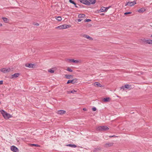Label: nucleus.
Here are the masks:
<instances>
[{
  "mask_svg": "<svg viewBox=\"0 0 152 152\" xmlns=\"http://www.w3.org/2000/svg\"><path fill=\"white\" fill-rule=\"evenodd\" d=\"M125 88V87H124V86H122L120 87L121 89H123V90H124Z\"/></svg>",
  "mask_w": 152,
  "mask_h": 152,
  "instance_id": "37",
  "label": "nucleus"
},
{
  "mask_svg": "<svg viewBox=\"0 0 152 152\" xmlns=\"http://www.w3.org/2000/svg\"><path fill=\"white\" fill-rule=\"evenodd\" d=\"M20 75V74L19 73H15L11 75L10 76V78L11 79H13L14 78H17Z\"/></svg>",
  "mask_w": 152,
  "mask_h": 152,
  "instance_id": "7",
  "label": "nucleus"
},
{
  "mask_svg": "<svg viewBox=\"0 0 152 152\" xmlns=\"http://www.w3.org/2000/svg\"><path fill=\"white\" fill-rule=\"evenodd\" d=\"M109 128L106 126H98L96 128L97 131H106L108 130Z\"/></svg>",
  "mask_w": 152,
  "mask_h": 152,
  "instance_id": "2",
  "label": "nucleus"
},
{
  "mask_svg": "<svg viewBox=\"0 0 152 152\" xmlns=\"http://www.w3.org/2000/svg\"><path fill=\"white\" fill-rule=\"evenodd\" d=\"M127 5H129V2H127L126 3V4L125 5L126 6Z\"/></svg>",
  "mask_w": 152,
  "mask_h": 152,
  "instance_id": "44",
  "label": "nucleus"
},
{
  "mask_svg": "<svg viewBox=\"0 0 152 152\" xmlns=\"http://www.w3.org/2000/svg\"><path fill=\"white\" fill-rule=\"evenodd\" d=\"M101 150V148L100 147L96 148H94L93 151L94 152H97L98 151H99Z\"/></svg>",
  "mask_w": 152,
  "mask_h": 152,
  "instance_id": "21",
  "label": "nucleus"
},
{
  "mask_svg": "<svg viewBox=\"0 0 152 152\" xmlns=\"http://www.w3.org/2000/svg\"><path fill=\"white\" fill-rule=\"evenodd\" d=\"M96 110V108L95 107H93L92 108V110L94 111H95Z\"/></svg>",
  "mask_w": 152,
  "mask_h": 152,
  "instance_id": "36",
  "label": "nucleus"
},
{
  "mask_svg": "<svg viewBox=\"0 0 152 152\" xmlns=\"http://www.w3.org/2000/svg\"><path fill=\"white\" fill-rule=\"evenodd\" d=\"M1 102L0 101V104H1Z\"/></svg>",
  "mask_w": 152,
  "mask_h": 152,
  "instance_id": "47",
  "label": "nucleus"
},
{
  "mask_svg": "<svg viewBox=\"0 0 152 152\" xmlns=\"http://www.w3.org/2000/svg\"><path fill=\"white\" fill-rule=\"evenodd\" d=\"M67 60L68 61H69V62H72L73 63H78L80 61V60H74L73 59H67Z\"/></svg>",
  "mask_w": 152,
  "mask_h": 152,
  "instance_id": "10",
  "label": "nucleus"
},
{
  "mask_svg": "<svg viewBox=\"0 0 152 152\" xmlns=\"http://www.w3.org/2000/svg\"><path fill=\"white\" fill-rule=\"evenodd\" d=\"M132 13V12H126L124 13V14L125 15H126L127 14H131Z\"/></svg>",
  "mask_w": 152,
  "mask_h": 152,
  "instance_id": "35",
  "label": "nucleus"
},
{
  "mask_svg": "<svg viewBox=\"0 0 152 152\" xmlns=\"http://www.w3.org/2000/svg\"><path fill=\"white\" fill-rule=\"evenodd\" d=\"M110 99V98L109 97H106L104 98L103 101L104 102H109Z\"/></svg>",
  "mask_w": 152,
  "mask_h": 152,
  "instance_id": "23",
  "label": "nucleus"
},
{
  "mask_svg": "<svg viewBox=\"0 0 152 152\" xmlns=\"http://www.w3.org/2000/svg\"><path fill=\"white\" fill-rule=\"evenodd\" d=\"M116 137V136L115 135H113V136H110V138H111L112 137Z\"/></svg>",
  "mask_w": 152,
  "mask_h": 152,
  "instance_id": "43",
  "label": "nucleus"
},
{
  "mask_svg": "<svg viewBox=\"0 0 152 152\" xmlns=\"http://www.w3.org/2000/svg\"><path fill=\"white\" fill-rule=\"evenodd\" d=\"M56 19L58 21H60L61 20L62 18L61 17L58 16L56 17Z\"/></svg>",
  "mask_w": 152,
  "mask_h": 152,
  "instance_id": "29",
  "label": "nucleus"
},
{
  "mask_svg": "<svg viewBox=\"0 0 152 152\" xmlns=\"http://www.w3.org/2000/svg\"><path fill=\"white\" fill-rule=\"evenodd\" d=\"M83 37L85 38H86L88 39L89 40H92L93 39L92 37L87 35L84 34L83 35Z\"/></svg>",
  "mask_w": 152,
  "mask_h": 152,
  "instance_id": "13",
  "label": "nucleus"
},
{
  "mask_svg": "<svg viewBox=\"0 0 152 152\" xmlns=\"http://www.w3.org/2000/svg\"><path fill=\"white\" fill-rule=\"evenodd\" d=\"M137 4L136 1H133L131 2H129V5L130 7L133 6L134 4Z\"/></svg>",
  "mask_w": 152,
  "mask_h": 152,
  "instance_id": "14",
  "label": "nucleus"
},
{
  "mask_svg": "<svg viewBox=\"0 0 152 152\" xmlns=\"http://www.w3.org/2000/svg\"><path fill=\"white\" fill-rule=\"evenodd\" d=\"M2 24L1 23H0V26H2Z\"/></svg>",
  "mask_w": 152,
  "mask_h": 152,
  "instance_id": "45",
  "label": "nucleus"
},
{
  "mask_svg": "<svg viewBox=\"0 0 152 152\" xmlns=\"http://www.w3.org/2000/svg\"><path fill=\"white\" fill-rule=\"evenodd\" d=\"M34 25H36L37 26H38L39 25V24L38 23H36L34 24Z\"/></svg>",
  "mask_w": 152,
  "mask_h": 152,
  "instance_id": "39",
  "label": "nucleus"
},
{
  "mask_svg": "<svg viewBox=\"0 0 152 152\" xmlns=\"http://www.w3.org/2000/svg\"><path fill=\"white\" fill-rule=\"evenodd\" d=\"M91 3V4H94L96 2V0H89Z\"/></svg>",
  "mask_w": 152,
  "mask_h": 152,
  "instance_id": "28",
  "label": "nucleus"
},
{
  "mask_svg": "<svg viewBox=\"0 0 152 152\" xmlns=\"http://www.w3.org/2000/svg\"><path fill=\"white\" fill-rule=\"evenodd\" d=\"M85 15L83 14H80L78 15V17L79 18H83L85 17Z\"/></svg>",
  "mask_w": 152,
  "mask_h": 152,
  "instance_id": "24",
  "label": "nucleus"
},
{
  "mask_svg": "<svg viewBox=\"0 0 152 152\" xmlns=\"http://www.w3.org/2000/svg\"><path fill=\"white\" fill-rule=\"evenodd\" d=\"M70 27V25H67L65 24H64L63 25H60L59 26L57 27H56V29H66V28H68L69 27Z\"/></svg>",
  "mask_w": 152,
  "mask_h": 152,
  "instance_id": "3",
  "label": "nucleus"
},
{
  "mask_svg": "<svg viewBox=\"0 0 152 152\" xmlns=\"http://www.w3.org/2000/svg\"><path fill=\"white\" fill-rule=\"evenodd\" d=\"M79 1L83 4L88 5H90L91 4L90 2H89L87 0H79Z\"/></svg>",
  "mask_w": 152,
  "mask_h": 152,
  "instance_id": "5",
  "label": "nucleus"
},
{
  "mask_svg": "<svg viewBox=\"0 0 152 152\" xmlns=\"http://www.w3.org/2000/svg\"><path fill=\"white\" fill-rule=\"evenodd\" d=\"M11 150L14 152H17L18 151V148L14 145H12L11 147Z\"/></svg>",
  "mask_w": 152,
  "mask_h": 152,
  "instance_id": "9",
  "label": "nucleus"
},
{
  "mask_svg": "<svg viewBox=\"0 0 152 152\" xmlns=\"http://www.w3.org/2000/svg\"><path fill=\"white\" fill-rule=\"evenodd\" d=\"M3 80L0 81V85H2L3 83Z\"/></svg>",
  "mask_w": 152,
  "mask_h": 152,
  "instance_id": "38",
  "label": "nucleus"
},
{
  "mask_svg": "<svg viewBox=\"0 0 152 152\" xmlns=\"http://www.w3.org/2000/svg\"><path fill=\"white\" fill-rule=\"evenodd\" d=\"M113 144V142H108L104 144V146L105 148H108L112 146Z\"/></svg>",
  "mask_w": 152,
  "mask_h": 152,
  "instance_id": "8",
  "label": "nucleus"
},
{
  "mask_svg": "<svg viewBox=\"0 0 152 152\" xmlns=\"http://www.w3.org/2000/svg\"><path fill=\"white\" fill-rule=\"evenodd\" d=\"M66 70L69 72H71L73 71L69 67H68Z\"/></svg>",
  "mask_w": 152,
  "mask_h": 152,
  "instance_id": "31",
  "label": "nucleus"
},
{
  "mask_svg": "<svg viewBox=\"0 0 152 152\" xmlns=\"http://www.w3.org/2000/svg\"><path fill=\"white\" fill-rule=\"evenodd\" d=\"M145 42L150 45H152V40L150 39H144L143 41Z\"/></svg>",
  "mask_w": 152,
  "mask_h": 152,
  "instance_id": "12",
  "label": "nucleus"
},
{
  "mask_svg": "<svg viewBox=\"0 0 152 152\" xmlns=\"http://www.w3.org/2000/svg\"><path fill=\"white\" fill-rule=\"evenodd\" d=\"M78 79L77 78H75L72 80H69L67 82V84H68L70 83L74 84L78 82Z\"/></svg>",
  "mask_w": 152,
  "mask_h": 152,
  "instance_id": "4",
  "label": "nucleus"
},
{
  "mask_svg": "<svg viewBox=\"0 0 152 152\" xmlns=\"http://www.w3.org/2000/svg\"><path fill=\"white\" fill-rule=\"evenodd\" d=\"M94 86L99 87H102V85H101L98 82H96L94 84Z\"/></svg>",
  "mask_w": 152,
  "mask_h": 152,
  "instance_id": "17",
  "label": "nucleus"
},
{
  "mask_svg": "<svg viewBox=\"0 0 152 152\" xmlns=\"http://www.w3.org/2000/svg\"><path fill=\"white\" fill-rule=\"evenodd\" d=\"M77 91H76L74 90H73L70 91H68V93L69 94L70 92L71 93L74 94Z\"/></svg>",
  "mask_w": 152,
  "mask_h": 152,
  "instance_id": "27",
  "label": "nucleus"
},
{
  "mask_svg": "<svg viewBox=\"0 0 152 152\" xmlns=\"http://www.w3.org/2000/svg\"><path fill=\"white\" fill-rule=\"evenodd\" d=\"M67 146L73 148H75L77 147V145L75 144H68L66 145Z\"/></svg>",
  "mask_w": 152,
  "mask_h": 152,
  "instance_id": "18",
  "label": "nucleus"
},
{
  "mask_svg": "<svg viewBox=\"0 0 152 152\" xmlns=\"http://www.w3.org/2000/svg\"><path fill=\"white\" fill-rule=\"evenodd\" d=\"M34 48H32L31 49V50L32 52H33L34 50Z\"/></svg>",
  "mask_w": 152,
  "mask_h": 152,
  "instance_id": "42",
  "label": "nucleus"
},
{
  "mask_svg": "<svg viewBox=\"0 0 152 152\" xmlns=\"http://www.w3.org/2000/svg\"><path fill=\"white\" fill-rule=\"evenodd\" d=\"M36 64H32V68H34L36 67Z\"/></svg>",
  "mask_w": 152,
  "mask_h": 152,
  "instance_id": "33",
  "label": "nucleus"
},
{
  "mask_svg": "<svg viewBox=\"0 0 152 152\" xmlns=\"http://www.w3.org/2000/svg\"><path fill=\"white\" fill-rule=\"evenodd\" d=\"M83 110L84 111H87V109L86 108H83Z\"/></svg>",
  "mask_w": 152,
  "mask_h": 152,
  "instance_id": "41",
  "label": "nucleus"
},
{
  "mask_svg": "<svg viewBox=\"0 0 152 152\" xmlns=\"http://www.w3.org/2000/svg\"><path fill=\"white\" fill-rule=\"evenodd\" d=\"M66 111L63 110H60L57 111V113L59 115H63L66 113Z\"/></svg>",
  "mask_w": 152,
  "mask_h": 152,
  "instance_id": "11",
  "label": "nucleus"
},
{
  "mask_svg": "<svg viewBox=\"0 0 152 152\" xmlns=\"http://www.w3.org/2000/svg\"><path fill=\"white\" fill-rule=\"evenodd\" d=\"M151 37L152 38V34L151 35Z\"/></svg>",
  "mask_w": 152,
  "mask_h": 152,
  "instance_id": "46",
  "label": "nucleus"
},
{
  "mask_svg": "<svg viewBox=\"0 0 152 152\" xmlns=\"http://www.w3.org/2000/svg\"><path fill=\"white\" fill-rule=\"evenodd\" d=\"M2 19L5 23H8L9 21V19L6 18L2 17Z\"/></svg>",
  "mask_w": 152,
  "mask_h": 152,
  "instance_id": "22",
  "label": "nucleus"
},
{
  "mask_svg": "<svg viewBox=\"0 0 152 152\" xmlns=\"http://www.w3.org/2000/svg\"><path fill=\"white\" fill-rule=\"evenodd\" d=\"M0 112L5 119H8L12 117L11 115L3 110H0Z\"/></svg>",
  "mask_w": 152,
  "mask_h": 152,
  "instance_id": "1",
  "label": "nucleus"
},
{
  "mask_svg": "<svg viewBox=\"0 0 152 152\" xmlns=\"http://www.w3.org/2000/svg\"><path fill=\"white\" fill-rule=\"evenodd\" d=\"M48 72H50L51 73H53L54 72V71L52 69H50L48 70Z\"/></svg>",
  "mask_w": 152,
  "mask_h": 152,
  "instance_id": "30",
  "label": "nucleus"
},
{
  "mask_svg": "<svg viewBox=\"0 0 152 152\" xmlns=\"http://www.w3.org/2000/svg\"><path fill=\"white\" fill-rule=\"evenodd\" d=\"M124 87H125V88L128 89L129 88V85L128 84L125 85L124 86Z\"/></svg>",
  "mask_w": 152,
  "mask_h": 152,
  "instance_id": "32",
  "label": "nucleus"
},
{
  "mask_svg": "<svg viewBox=\"0 0 152 152\" xmlns=\"http://www.w3.org/2000/svg\"><path fill=\"white\" fill-rule=\"evenodd\" d=\"M82 20V19H79L78 20V22H80L81 21V20Z\"/></svg>",
  "mask_w": 152,
  "mask_h": 152,
  "instance_id": "40",
  "label": "nucleus"
},
{
  "mask_svg": "<svg viewBox=\"0 0 152 152\" xmlns=\"http://www.w3.org/2000/svg\"><path fill=\"white\" fill-rule=\"evenodd\" d=\"M90 21H91V20L90 19H86L84 20V21L85 22H87Z\"/></svg>",
  "mask_w": 152,
  "mask_h": 152,
  "instance_id": "34",
  "label": "nucleus"
},
{
  "mask_svg": "<svg viewBox=\"0 0 152 152\" xmlns=\"http://www.w3.org/2000/svg\"><path fill=\"white\" fill-rule=\"evenodd\" d=\"M108 9V8H106L103 7L101 8L100 10V12H102L105 11H106Z\"/></svg>",
  "mask_w": 152,
  "mask_h": 152,
  "instance_id": "16",
  "label": "nucleus"
},
{
  "mask_svg": "<svg viewBox=\"0 0 152 152\" xmlns=\"http://www.w3.org/2000/svg\"><path fill=\"white\" fill-rule=\"evenodd\" d=\"M30 146H35V147H40V145L37 144H31Z\"/></svg>",
  "mask_w": 152,
  "mask_h": 152,
  "instance_id": "26",
  "label": "nucleus"
},
{
  "mask_svg": "<svg viewBox=\"0 0 152 152\" xmlns=\"http://www.w3.org/2000/svg\"><path fill=\"white\" fill-rule=\"evenodd\" d=\"M0 71L4 73H6L7 72H9L11 70V69L10 68L6 69L5 68H3L0 69Z\"/></svg>",
  "mask_w": 152,
  "mask_h": 152,
  "instance_id": "6",
  "label": "nucleus"
},
{
  "mask_svg": "<svg viewBox=\"0 0 152 152\" xmlns=\"http://www.w3.org/2000/svg\"><path fill=\"white\" fill-rule=\"evenodd\" d=\"M25 66L26 67H29V68H32V64L31 63H26L25 64Z\"/></svg>",
  "mask_w": 152,
  "mask_h": 152,
  "instance_id": "20",
  "label": "nucleus"
},
{
  "mask_svg": "<svg viewBox=\"0 0 152 152\" xmlns=\"http://www.w3.org/2000/svg\"><path fill=\"white\" fill-rule=\"evenodd\" d=\"M65 77L67 79H70L73 78V75H65Z\"/></svg>",
  "mask_w": 152,
  "mask_h": 152,
  "instance_id": "15",
  "label": "nucleus"
},
{
  "mask_svg": "<svg viewBox=\"0 0 152 152\" xmlns=\"http://www.w3.org/2000/svg\"><path fill=\"white\" fill-rule=\"evenodd\" d=\"M69 2L70 3L74 4L75 5V7H77V6H76V4L75 3V2L74 1H72V0H69Z\"/></svg>",
  "mask_w": 152,
  "mask_h": 152,
  "instance_id": "25",
  "label": "nucleus"
},
{
  "mask_svg": "<svg viewBox=\"0 0 152 152\" xmlns=\"http://www.w3.org/2000/svg\"><path fill=\"white\" fill-rule=\"evenodd\" d=\"M145 11V9L144 8H142L139 9L138 10V12L139 13H142Z\"/></svg>",
  "mask_w": 152,
  "mask_h": 152,
  "instance_id": "19",
  "label": "nucleus"
}]
</instances>
